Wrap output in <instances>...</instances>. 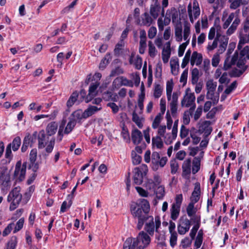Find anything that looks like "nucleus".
Returning a JSON list of instances; mask_svg holds the SVG:
<instances>
[{
    "label": "nucleus",
    "instance_id": "nucleus-1",
    "mask_svg": "<svg viewBox=\"0 0 249 249\" xmlns=\"http://www.w3.org/2000/svg\"><path fill=\"white\" fill-rule=\"evenodd\" d=\"M150 210L149 202L145 199H140L136 202H133L130 206L132 214L138 219L137 229L141 230L144 223L145 218L149 216Z\"/></svg>",
    "mask_w": 249,
    "mask_h": 249
},
{
    "label": "nucleus",
    "instance_id": "nucleus-2",
    "mask_svg": "<svg viewBox=\"0 0 249 249\" xmlns=\"http://www.w3.org/2000/svg\"><path fill=\"white\" fill-rule=\"evenodd\" d=\"M151 242V238L145 232H139L136 238H127L124 244V249H144Z\"/></svg>",
    "mask_w": 249,
    "mask_h": 249
},
{
    "label": "nucleus",
    "instance_id": "nucleus-3",
    "mask_svg": "<svg viewBox=\"0 0 249 249\" xmlns=\"http://www.w3.org/2000/svg\"><path fill=\"white\" fill-rule=\"evenodd\" d=\"M49 136L43 130L40 131L38 135V148L43 149L47 145L45 151L48 154L52 152L55 143V139L52 138L49 141Z\"/></svg>",
    "mask_w": 249,
    "mask_h": 249
},
{
    "label": "nucleus",
    "instance_id": "nucleus-4",
    "mask_svg": "<svg viewBox=\"0 0 249 249\" xmlns=\"http://www.w3.org/2000/svg\"><path fill=\"white\" fill-rule=\"evenodd\" d=\"M22 199L19 187H15L9 194L7 200L10 203L9 209L10 211L15 210L19 204Z\"/></svg>",
    "mask_w": 249,
    "mask_h": 249
},
{
    "label": "nucleus",
    "instance_id": "nucleus-5",
    "mask_svg": "<svg viewBox=\"0 0 249 249\" xmlns=\"http://www.w3.org/2000/svg\"><path fill=\"white\" fill-rule=\"evenodd\" d=\"M216 86V82H214L212 79L208 80L206 84V98L212 100L213 105L217 104L219 99V93L215 92Z\"/></svg>",
    "mask_w": 249,
    "mask_h": 249
},
{
    "label": "nucleus",
    "instance_id": "nucleus-6",
    "mask_svg": "<svg viewBox=\"0 0 249 249\" xmlns=\"http://www.w3.org/2000/svg\"><path fill=\"white\" fill-rule=\"evenodd\" d=\"M144 222H145L144 230L149 235H153L155 228L156 231H158V229L160 228L161 224L160 217L159 216H157L155 217V224H154L153 217L152 216L147 217Z\"/></svg>",
    "mask_w": 249,
    "mask_h": 249
},
{
    "label": "nucleus",
    "instance_id": "nucleus-7",
    "mask_svg": "<svg viewBox=\"0 0 249 249\" xmlns=\"http://www.w3.org/2000/svg\"><path fill=\"white\" fill-rule=\"evenodd\" d=\"M10 172L6 166L0 167V185L2 189L8 190L11 184Z\"/></svg>",
    "mask_w": 249,
    "mask_h": 249
},
{
    "label": "nucleus",
    "instance_id": "nucleus-8",
    "mask_svg": "<svg viewBox=\"0 0 249 249\" xmlns=\"http://www.w3.org/2000/svg\"><path fill=\"white\" fill-rule=\"evenodd\" d=\"M189 89L186 90L185 95L181 100V106L182 107H190V112L193 113L196 107L195 104L196 97L194 93L189 92Z\"/></svg>",
    "mask_w": 249,
    "mask_h": 249
},
{
    "label": "nucleus",
    "instance_id": "nucleus-9",
    "mask_svg": "<svg viewBox=\"0 0 249 249\" xmlns=\"http://www.w3.org/2000/svg\"><path fill=\"white\" fill-rule=\"evenodd\" d=\"M147 171L148 167L145 164L135 168L134 170V183L136 185H141L142 183L143 176L146 174Z\"/></svg>",
    "mask_w": 249,
    "mask_h": 249
},
{
    "label": "nucleus",
    "instance_id": "nucleus-10",
    "mask_svg": "<svg viewBox=\"0 0 249 249\" xmlns=\"http://www.w3.org/2000/svg\"><path fill=\"white\" fill-rule=\"evenodd\" d=\"M191 225V221L187 218L186 215L180 217L178 220L177 227L178 233L181 235L185 234L189 231Z\"/></svg>",
    "mask_w": 249,
    "mask_h": 249
},
{
    "label": "nucleus",
    "instance_id": "nucleus-11",
    "mask_svg": "<svg viewBox=\"0 0 249 249\" xmlns=\"http://www.w3.org/2000/svg\"><path fill=\"white\" fill-rule=\"evenodd\" d=\"M26 171V163L21 165L20 161L17 162L15 166L14 177L17 180L22 181L25 179Z\"/></svg>",
    "mask_w": 249,
    "mask_h": 249
},
{
    "label": "nucleus",
    "instance_id": "nucleus-12",
    "mask_svg": "<svg viewBox=\"0 0 249 249\" xmlns=\"http://www.w3.org/2000/svg\"><path fill=\"white\" fill-rule=\"evenodd\" d=\"M100 83L98 81L91 83L89 87V93L85 99L86 103H88L90 102L97 95V89Z\"/></svg>",
    "mask_w": 249,
    "mask_h": 249
},
{
    "label": "nucleus",
    "instance_id": "nucleus-13",
    "mask_svg": "<svg viewBox=\"0 0 249 249\" xmlns=\"http://www.w3.org/2000/svg\"><path fill=\"white\" fill-rule=\"evenodd\" d=\"M240 51V56L237 62V67H240L246 63V59L249 60V47L246 46Z\"/></svg>",
    "mask_w": 249,
    "mask_h": 249
},
{
    "label": "nucleus",
    "instance_id": "nucleus-14",
    "mask_svg": "<svg viewBox=\"0 0 249 249\" xmlns=\"http://www.w3.org/2000/svg\"><path fill=\"white\" fill-rule=\"evenodd\" d=\"M172 14L171 13V8L168 9L166 11L165 15H164V20H163L162 18H160L158 19V25L159 30L160 31H163L164 29V26L168 25L170 24L171 21V17Z\"/></svg>",
    "mask_w": 249,
    "mask_h": 249
},
{
    "label": "nucleus",
    "instance_id": "nucleus-15",
    "mask_svg": "<svg viewBox=\"0 0 249 249\" xmlns=\"http://www.w3.org/2000/svg\"><path fill=\"white\" fill-rule=\"evenodd\" d=\"M37 153V149L35 148L31 151L29 155L30 168H32L33 171L34 172H36L39 168L38 163L36 162Z\"/></svg>",
    "mask_w": 249,
    "mask_h": 249
},
{
    "label": "nucleus",
    "instance_id": "nucleus-16",
    "mask_svg": "<svg viewBox=\"0 0 249 249\" xmlns=\"http://www.w3.org/2000/svg\"><path fill=\"white\" fill-rule=\"evenodd\" d=\"M239 12L240 10L238 9L234 13L235 15H236L237 16L235 18L231 25L229 27V28L228 29L227 31L226 34L228 36H231V35L233 34L237 29V27L239 25L240 23V19L238 17V15L239 14Z\"/></svg>",
    "mask_w": 249,
    "mask_h": 249
},
{
    "label": "nucleus",
    "instance_id": "nucleus-17",
    "mask_svg": "<svg viewBox=\"0 0 249 249\" xmlns=\"http://www.w3.org/2000/svg\"><path fill=\"white\" fill-rule=\"evenodd\" d=\"M161 6L160 3L152 2L150 8V14L154 19H156L161 13Z\"/></svg>",
    "mask_w": 249,
    "mask_h": 249
},
{
    "label": "nucleus",
    "instance_id": "nucleus-18",
    "mask_svg": "<svg viewBox=\"0 0 249 249\" xmlns=\"http://www.w3.org/2000/svg\"><path fill=\"white\" fill-rule=\"evenodd\" d=\"M211 122L209 121H205L200 124L198 127V131L200 133H204L206 136L210 135L212 131L211 126Z\"/></svg>",
    "mask_w": 249,
    "mask_h": 249
},
{
    "label": "nucleus",
    "instance_id": "nucleus-19",
    "mask_svg": "<svg viewBox=\"0 0 249 249\" xmlns=\"http://www.w3.org/2000/svg\"><path fill=\"white\" fill-rule=\"evenodd\" d=\"M113 85L116 88H119L122 86L130 87L133 86L132 81L127 79H115L113 82Z\"/></svg>",
    "mask_w": 249,
    "mask_h": 249
},
{
    "label": "nucleus",
    "instance_id": "nucleus-20",
    "mask_svg": "<svg viewBox=\"0 0 249 249\" xmlns=\"http://www.w3.org/2000/svg\"><path fill=\"white\" fill-rule=\"evenodd\" d=\"M165 46L166 48H163L161 53L162 59L164 63H166L168 62L171 55L170 42L169 41L166 42Z\"/></svg>",
    "mask_w": 249,
    "mask_h": 249
},
{
    "label": "nucleus",
    "instance_id": "nucleus-21",
    "mask_svg": "<svg viewBox=\"0 0 249 249\" xmlns=\"http://www.w3.org/2000/svg\"><path fill=\"white\" fill-rule=\"evenodd\" d=\"M200 194V186L199 183H196L194 191L192 194L191 196V201L192 203H196L199 199V196Z\"/></svg>",
    "mask_w": 249,
    "mask_h": 249
},
{
    "label": "nucleus",
    "instance_id": "nucleus-22",
    "mask_svg": "<svg viewBox=\"0 0 249 249\" xmlns=\"http://www.w3.org/2000/svg\"><path fill=\"white\" fill-rule=\"evenodd\" d=\"M142 137V133L138 129L133 130L131 132L132 140L135 144H138L141 143Z\"/></svg>",
    "mask_w": 249,
    "mask_h": 249
},
{
    "label": "nucleus",
    "instance_id": "nucleus-23",
    "mask_svg": "<svg viewBox=\"0 0 249 249\" xmlns=\"http://www.w3.org/2000/svg\"><path fill=\"white\" fill-rule=\"evenodd\" d=\"M102 108V107L101 106H100L99 107H98V106L96 107L93 106H89L88 108L84 111V116L86 119L92 116L97 111L101 110Z\"/></svg>",
    "mask_w": 249,
    "mask_h": 249
},
{
    "label": "nucleus",
    "instance_id": "nucleus-24",
    "mask_svg": "<svg viewBox=\"0 0 249 249\" xmlns=\"http://www.w3.org/2000/svg\"><path fill=\"white\" fill-rule=\"evenodd\" d=\"M247 67L248 66L245 64L238 67L239 69L234 68L230 71V75L231 77H239L246 70Z\"/></svg>",
    "mask_w": 249,
    "mask_h": 249
},
{
    "label": "nucleus",
    "instance_id": "nucleus-25",
    "mask_svg": "<svg viewBox=\"0 0 249 249\" xmlns=\"http://www.w3.org/2000/svg\"><path fill=\"white\" fill-rule=\"evenodd\" d=\"M134 54L132 53L130 56L129 62L130 64H134L136 69L139 70L141 68L142 65V58L138 55L136 58L133 61Z\"/></svg>",
    "mask_w": 249,
    "mask_h": 249
},
{
    "label": "nucleus",
    "instance_id": "nucleus-26",
    "mask_svg": "<svg viewBox=\"0 0 249 249\" xmlns=\"http://www.w3.org/2000/svg\"><path fill=\"white\" fill-rule=\"evenodd\" d=\"M57 128L58 125L56 123L52 122L49 123L46 127L47 134L50 136L54 135L56 133Z\"/></svg>",
    "mask_w": 249,
    "mask_h": 249
},
{
    "label": "nucleus",
    "instance_id": "nucleus-27",
    "mask_svg": "<svg viewBox=\"0 0 249 249\" xmlns=\"http://www.w3.org/2000/svg\"><path fill=\"white\" fill-rule=\"evenodd\" d=\"M191 159H188L183 162L182 166L183 174L187 175L191 173Z\"/></svg>",
    "mask_w": 249,
    "mask_h": 249
},
{
    "label": "nucleus",
    "instance_id": "nucleus-28",
    "mask_svg": "<svg viewBox=\"0 0 249 249\" xmlns=\"http://www.w3.org/2000/svg\"><path fill=\"white\" fill-rule=\"evenodd\" d=\"M111 54L109 53H107L104 58L102 59L100 64H99V69H104L106 66L109 64L110 61L111 60Z\"/></svg>",
    "mask_w": 249,
    "mask_h": 249
},
{
    "label": "nucleus",
    "instance_id": "nucleus-29",
    "mask_svg": "<svg viewBox=\"0 0 249 249\" xmlns=\"http://www.w3.org/2000/svg\"><path fill=\"white\" fill-rule=\"evenodd\" d=\"M68 199H69L68 202L66 201H64L61 206L60 208V212L64 213L66 211L67 209H69L71 206L72 203V196H71V195H69L68 196Z\"/></svg>",
    "mask_w": 249,
    "mask_h": 249
},
{
    "label": "nucleus",
    "instance_id": "nucleus-30",
    "mask_svg": "<svg viewBox=\"0 0 249 249\" xmlns=\"http://www.w3.org/2000/svg\"><path fill=\"white\" fill-rule=\"evenodd\" d=\"M21 144V139L19 136L15 137L13 140L12 142L9 143L8 145L10 146L14 151H17Z\"/></svg>",
    "mask_w": 249,
    "mask_h": 249
},
{
    "label": "nucleus",
    "instance_id": "nucleus-31",
    "mask_svg": "<svg viewBox=\"0 0 249 249\" xmlns=\"http://www.w3.org/2000/svg\"><path fill=\"white\" fill-rule=\"evenodd\" d=\"M234 18L235 13H231L226 20L225 19L224 17H223L222 18V20L224 21V23L222 25L223 28L224 29H227Z\"/></svg>",
    "mask_w": 249,
    "mask_h": 249
},
{
    "label": "nucleus",
    "instance_id": "nucleus-32",
    "mask_svg": "<svg viewBox=\"0 0 249 249\" xmlns=\"http://www.w3.org/2000/svg\"><path fill=\"white\" fill-rule=\"evenodd\" d=\"M171 218L173 220H176L178 218L180 213V207L172 205L170 209Z\"/></svg>",
    "mask_w": 249,
    "mask_h": 249
},
{
    "label": "nucleus",
    "instance_id": "nucleus-33",
    "mask_svg": "<svg viewBox=\"0 0 249 249\" xmlns=\"http://www.w3.org/2000/svg\"><path fill=\"white\" fill-rule=\"evenodd\" d=\"M200 158L195 157L193 160L192 173L196 174L200 169Z\"/></svg>",
    "mask_w": 249,
    "mask_h": 249
},
{
    "label": "nucleus",
    "instance_id": "nucleus-34",
    "mask_svg": "<svg viewBox=\"0 0 249 249\" xmlns=\"http://www.w3.org/2000/svg\"><path fill=\"white\" fill-rule=\"evenodd\" d=\"M153 22V19L149 14L144 13L142 15V23L144 25L149 26Z\"/></svg>",
    "mask_w": 249,
    "mask_h": 249
},
{
    "label": "nucleus",
    "instance_id": "nucleus-35",
    "mask_svg": "<svg viewBox=\"0 0 249 249\" xmlns=\"http://www.w3.org/2000/svg\"><path fill=\"white\" fill-rule=\"evenodd\" d=\"M152 144L157 148L161 149L163 146V143L160 136H157L152 139Z\"/></svg>",
    "mask_w": 249,
    "mask_h": 249
},
{
    "label": "nucleus",
    "instance_id": "nucleus-36",
    "mask_svg": "<svg viewBox=\"0 0 249 249\" xmlns=\"http://www.w3.org/2000/svg\"><path fill=\"white\" fill-rule=\"evenodd\" d=\"M17 244V238L16 236H12L7 242L5 249H15Z\"/></svg>",
    "mask_w": 249,
    "mask_h": 249
},
{
    "label": "nucleus",
    "instance_id": "nucleus-37",
    "mask_svg": "<svg viewBox=\"0 0 249 249\" xmlns=\"http://www.w3.org/2000/svg\"><path fill=\"white\" fill-rule=\"evenodd\" d=\"M156 197L161 199L165 195V189L164 186L160 185L158 186L155 191Z\"/></svg>",
    "mask_w": 249,
    "mask_h": 249
},
{
    "label": "nucleus",
    "instance_id": "nucleus-38",
    "mask_svg": "<svg viewBox=\"0 0 249 249\" xmlns=\"http://www.w3.org/2000/svg\"><path fill=\"white\" fill-rule=\"evenodd\" d=\"M148 53L152 58H154L157 53V50L151 41H148Z\"/></svg>",
    "mask_w": 249,
    "mask_h": 249
},
{
    "label": "nucleus",
    "instance_id": "nucleus-39",
    "mask_svg": "<svg viewBox=\"0 0 249 249\" xmlns=\"http://www.w3.org/2000/svg\"><path fill=\"white\" fill-rule=\"evenodd\" d=\"M171 70L172 74L174 75L178 74V60L176 59H171L170 61Z\"/></svg>",
    "mask_w": 249,
    "mask_h": 249
},
{
    "label": "nucleus",
    "instance_id": "nucleus-40",
    "mask_svg": "<svg viewBox=\"0 0 249 249\" xmlns=\"http://www.w3.org/2000/svg\"><path fill=\"white\" fill-rule=\"evenodd\" d=\"M175 36L177 37V40L180 42L182 39V28L181 24L177 25L175 27Z\"/></svg>",
    "mask_w": 249,
    "mask_h": 249
},
{
    "label": "nucleus",
    "instance_id": "nucleus-41",
    "mask_svg": "<svg viewBox=\"0 0 249 249\" xmlns=\"http://www.w3.org/2000/svg\"><path fill=\"white\" fill-rule=\"evenodd\" d=\"M73 119L74 120H81L82 119H86L84 116V111L83 112L82 110L79 109L75 111L72 114Z\"/></svg>",
    "mask_w": 249,
    "mask_h": 249
},
{
    "label": "nucleus",
    "instance_id": "nucleus-42",
    "mask_svg": "<svg viewBox=\"0 0 249 249\" xmlns=\"http://www.w3.org/2000/svg\"><path fill=\"white\" fill-rule=\"evenodd\" d=\"M162 93V88L160 84H155V88L154 90V97L155 98H160Z\"/></svg>",
    "mask_w": 249,
    "mask_h": 249
},
{
    "label": "nucleus",
    "instance_id": "nucleus-43",
    "mask_svg": "<svg viewBox=\"0 0 249 249\" xmlns=\"http://www.w3.org/2000/svg\"><path fill=\"white\" fill-rule=\"evenodd\" d=\"M78 93L75 91L72 93L67 103L68 107H71L77 100Z\"/></svg>",
    "mask_w": 249,
    "mask_h": 249
},
{
    "label": "nucleus",
    "instance_id": "nucleus-44",
    "mask_svg": "<svg viewBox=\"0 0 249 249\" xmlns=\"http://www.w3.org/2000/svg\"><path fill=\"white\" fill-rule=\"evenodd\" d=\"M75 121L73 120H71L67 124V125L65 127L64 133L67 134L70 133L75 126Z\"/></svg>",
    "mask_w": 249,
    "mask_h": 249
},
{
    "label": "nucleus",
    "instance_id": "nucleus-45",
    "mask_svg": "<svg viewBox=\"0 0 249 249\" xmlns=\"http://www.w3.org/2000/svg\"><path fill=\"white\" fill-rule=\"evenodd\" d=\"M194 204L195 203L190 202L187 207L186 212L189 217H192V216H193L196 212V209L194 208Z\"/></svg>",
    "mask_w": 249,
    "mask_h": 249
},
{
    "label": "nucleus",
    "instance_id": "nucleus-46",
    "mask_svg": "<svg viewBox=\"0 0 249 249\" xmlns=\"http://www.w3.org/2000/svg\"><path fill=\"white\" fill-rule=\"evenodd\" d=\"M160 159V154L157 152H153L152 154V163L155 165V169H157L159 165V160Z\"/></svg>",
    "mask_w": 249,
    "mask_h": 249
},
{
    "label": "nucleus",
    "instance_id": "nucleus-47",
    "mask_svg": "<svg viewBox=\"0 0 249 249\" xmlns=\"http://www.w3.org/2000/svg\"><path fill=\"white\" fill-rule=\"evenodd\" d=\"M162 115L160 113H158L156 115L152 123V126L153 128L156 129L159 126L162 119Z\"/></svg>",
    "mask_w": 249,
    "mask_h": 249
},
{
    "label": "nucleus",
    "instance_id": "nucleus-48",
    "mask_svg": "<svg viewBox=\"0 0 249 249\" xmlns=\"http://www.w3.org/2000/svg\"><path fill=\"white\" fill-rule=\"evenodd\" d=\"M173 89V82L172 80H169L166 84V94L168 100L171 99V95Z\"/></svg>",
    "mask_w": 249,
    "mask_h": 249
},
{
    "label": "nucleus",
    "instance_id": "nucleus-49",
    "mask_svg": "<svg viewBox=\"0 0 249 249\" xmlns=\"http://www.w3.org/2000/svg\"><path fill=\"white\" fill-rule=\"evenodd\" d=\"M124 72V71L123 68L120 67H116L114 69H112L109 76L110 77L117 76L123 74Z\"/></svg>",
    "mask_w": 249,
    "mask_h": 249
},
{
    "label": "nucleus",
    "instance_id": "nucleus-50",
    "mask_svg": "<svg viewBox=\"0 0 249 249\" xmlns=\"http://www.w3.org/2000/svg\"><path fill=\"white\" fill-rule=\"evenodd\" d=\"M66 123V121L65 120H63L61 122V123L60 126H59L58 132V140L59 142H60L62 139V137L63 136V131L64 128L65 127Z\"/></svg>",
    "mask_w": 249,
    "mask_h": 249
},
{
    "label": "nucleus",
    "instance_id": "nucleus-51",
    "mask_svg": "<svg viewBox=\"0 0 249 249\" xmlns=\"http://www.w3.org/2000/svg\"><path fill=\"white\" fill-rule=\"evenodd\" d=\"M23 142L25 143V144L29 146H30V147H32V145L35 142H34L33 140V139L31 138V134L29 133H27L23 139Z\"/></svg>",
    "mask_w": 249,
    "mask_h": 249
},
{
    "label": "nucleus",
    "instance_id": "nucleus-52",
    "mask_svg": "<svg viewBox=\"0 0 249 249\" xmlns=\"http://www.w3.org/2000/svg\"><path fill=\"white\" fill-rule=\"evenodd\" d=\"M132 121L135 123L139 128H141L142 127L141 120L138 115L135 111L132 113Z\"/></svg>",
    "mask_w": 249,
    "mask_h": 249
},
{
    "label": "nucleus",
    "instance_id": "nucleus-53",
    "mask_svg": "<svg viewBox=\"0 0 249 249\" xmlns=\"http://www.w3.org/2000/svg\"><path fill=\"white\" fill-rule=\"evenodd\" d=\"M189 43V39L187 40L186 42L183 43L179 46L178 51V55L179 57H181L183 55L184 51Z\"/></svg>",
    "mask_w": 249,
    "mask_h": 249
},
{
    "label": "nucleus",
    "instance_id": "nucleus-54",
    "mask_svg": "<svg viewBox=\"0 0 249 249\" xmlns=\"http://www.w3.org/2000/svg\"><path fill=\"white\" fill-rule=\"evenodd\" d=\"M24 222V218H21L19 219L18 221L17 222L16 226L14 230V233H16L20 230L23 226Z\"/></svg>",
    "mask_w": 249,
    "mask_h": 249
},
{
    "label": "nucleus",
    "instance_id": "nucleus-55",
    "mask_svg": "<svg viewBox=\"0 0 249 249\" xmlns=\"http://www.w3.org/2000/svg\"><path fill=\"white\" fill-rule=\"evenodd\" d=\"M162 73V65L160 63L157 64L155 70V78H160Z\"/></svg>",
    "mask_w": 249,
    "mask_h": 249
},
{
    "label": "nucleus",
    "instance_id": "nucleus-56",
    "mask_svg": "<svg viewBox=\"0 0 249 249\" xmlns=\"http://www.w3.org/2000/svg\"><path fill=\"white\" fill-rule=\"evenodd\" d=\"M124 46V42H122V40H121L119 43H118L115 47L114 50V54L116 55H119L120 53V51L122 50V47Z\"/></svg>",
    "mask_w": 249,
    "mask_h": 249
},
{
    "label": "nucleus",
    "instance_id": "nucleus-57",
    "mask_svg": "<svg viewBox=\"0 0 249 249\" xmlns=\"http://www.w3.org/2000/svg\"><path fill=\"white\" fill-rule=\"evenodd\" d=\"M162 137L164 138V141L166 144H171L173 141L176 139L173 138V135L171 133H166Z\"/></svg>",
    "mask_w": 249,
    "mask_h": 249
},
{
    "label": "nucleus",
    "instance_id": "nucleus-58",
    "mask_svg": "<svg viewBox=\"0 0 249 249\" xmlns=\"http://www.w3.org/2000/svg\"><path fill=\"white\" fill-rule=\"evenodd\" d=\"M170 167H171V173L172 174H175L177 173L178 168V164L177 161L175 160H172L170 162Z\"/></svg>",
    "mask_w": 249,
    "mask_h": 249
},
{
    "label": "nucleus",
    "instance_id": "nucleus-59",
    "mask_svg": "<svg viewBox=\"0 0 249 249\" xmlns=\"http://www.w3.org/2000/svg\"><path fill=\"white\" fill-rule=\"evenodd\" d=\"M236 81H234L225 90L224 93L225 94H230L232 91V90L236 88Z\"/></svg>",
    "mask_w": 249,
    "mask_h": 249
},
{
    "label": "nucleus",
    "instance_id": "nucleus-60",
    "mask_svg": "<svg viewBox=\"0 0 249 249\" xmlns=\"http://www.w3.org/2000/svg\"><path fill=\"white\" fill-rule=\"evenodd\" d=\"M171 13L172 14L171 18L173 22H175L178 18V12L175 7L171 8Z\"/></svg>",
    "mask_w": 249,
    "mask_h": 249
},
{
    "label": "nucleus",
    "instance_id": "nucleus-61",
    "mask_svg": "<svg viewBox=\"0 0 249 249\" xmlns=\"http://www.w3.org/2000/svg\"><path fill=\"white\" fill-rule=\"evenodd\" d=\"M14 226V223H11L8 224V225L5 228L4 230L2 235L3 236H7L8 234H9L12 229H13V227Z\"/></svg>",
    "mask_w": 249,
    "mask_h": 249
},
{
    "label": "nucleus",
    "instance_id": "nucleus-62",
    "mask_svg": "<svg viewBox=\"0 0 249 249\" xmlns=\"http://www.w3.org/2000/svg\"><path fill=\"white\" fill-rule=\"evenodd\" d=\"M199 225H195L192 228V229H191V231L190 232V236L191 237V238H192V240H194L195 236H196V233L198 230V229L199 228Z\"/></svg>",
    "mask_w": 249,
    "mask_h": 249
},
{
    "label": "nucleus",
    "instance_id": "nucleus-63",
    "mask_svg": "<svg viewBox=\"0 0 249 249\" xmlns=\"http://www.w3.org/2000/svg\"><path fill=\"white\" fill-rule=\"evenodd\" d=\"M248 41V38L246 39L244 36H240L239 43L238 44L237 49V50H241L242 49L243 45Z\"/></svg>",
    "mask_w": 249,
    "mask_h": 249
},
{
    "label": "nucleus",
    "instance_id": "nucleus-64",
    "mask_svg": "<svg viewBox=\"0 0 249 249\" xmlns=\"http://www.w3.org/2000/svg\"><path fill=\"white\" fill-rule=\"evenodd\" d=\"M177 236L178 235L176 232L171 233L170 242L171 246L173 247L177 244Z\"/></svg>",
    "mask_w": 249,
    "mask_h": 249
}]
</instances>
